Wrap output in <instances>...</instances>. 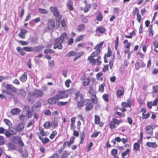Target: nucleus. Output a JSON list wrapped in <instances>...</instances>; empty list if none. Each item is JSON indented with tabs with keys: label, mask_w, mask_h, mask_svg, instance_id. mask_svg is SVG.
I'll return each instance as SVG.
<instances>
[{
	"label": "nucleus",
	"mask_w": 158,
	"mask_h": 158,
	"mask_svg": "<svg viewBox=\"0 0 158 158\" xmlns=\"http://www.w3.org/2000/svg\"><path fill=\"white\" fill-rule=\"evenodd\" d=\"M67 38V34L65 32L63 33L60 37L55 40L53 48L54 49L58 48L59 49H61L62 48L61 43L63 41L64 39Z\"/></svg>",
	"instance_id": "obj_1"
},
{
	"label": "nucleus",
	"mask_w": 158,
	"mask_h": 158,
	"mask_svg": "<svg viewBox=\"0 0 158 158\" xmlns=\"http://www.w3.org/2000/svg\"><path fill=\"white\" fill-rule=\"evenodd\" d=\"M6 90H3L2 93L9 95L12 97H14L13 94L16 93L17 91V89L10 84H6Z\"/></svg>",
	"instance_id": "obj_2"
},
{
	"label": "nucleus",
	"mask_w": 158,
	"mask_h": 158,
	"mask_svg": "<svg viewBox=\"0 0 158 158\" xmlns=\"http://www.w3.org/2000/svg\"><path fill=\"white\" fill-rule=\"evenodd\" d=\"M20 131V123L18 124L14 128L13 130H10V127L8 130H6L5 135L7 137L16 134L17 132Z\"/></svg>",
	"instance_id": "obj_3"
},
{
	"label": "nucleus",
	"mask_w": 158,
	"mask_h": 158,
	"mask_svg": "<svg viewBox=\"0 0 158 158\" xmlns=\"http://www.w3.org/2000/svg\"><path fill=\"white\" fill-rule=\"evenodd\" d=\"M88 60L90 63L93 65L96 64L98 66L100 65L101 63V57L99 56L96 60L91 56H89L88 58Z\"/></svg>",
	"instance_id": "obj_4"
},
{
	"label": "nucleus",
	"mask_w": 158,
	"mask_h": 158,
	"mask_svg": "<svg viewBox=\"0 0 158 158\" xmlns=\"http://www.w3.org/2000/svg\"><path fill=\"white\" fill-rule=\"evenodd\" d=\"M29 95L35 98L40 97L43 95V93L42 91L37 89L35 90L34 92H30L28 93Z\"/></svg>",
	"instance_id": "obj_5"
},
{
	"label": "nucleus",
	"mask_w": 158,
	"mask_h": 158,
	"mask_svg": "<svg viewBox=\"0 0 158 158\" xmlns=\"http://www.w3.org/2000/svg\"><path fill=\"white\" fill-rule=\"evenodd\" d=\"M69 95L67 92L64 91H60L56 95L57 97V98L59 99L66 98Z\"/></svg>",
	"instance_id": "obj_6"
},
{
	"label": "nucleus",
	"mask_w": 158,
	"mask_h": 158,
	"mask_svg": "<svg viewBox=\"0 0 158 158\" xmlns=\"http://www.w3.org/2000/svg\"><path fill=\"white\" fill-rule=\"evenodd\" d=\"M89 99H85L84 100H81L77 102V106L78 108H81L82 107L85 105L88 101Z\"/></svg>",
	"instance_id": "obj_7"
},
{
	"label": "nucleus",
	"mask_w": 158,
	"mask_h": 158,
	"mask_svg": "<svg viewBox=\"0 0 158 158\" xmlns=\"http://www.w3.org/2000/svg\"><path fill=\"white\" fill-rule=\"evenodd\" d=\"M87 104L85 105V110L86 111H89L91 110L93 107V104L91 102L89 99L88 102Z\"/></svg>",
	"instance_id": "obj_8"
},
{
	"label": "nucleus",
	"mask_w": 158,
	"mask_h": 158,
	"mask_svg": "<svg viewBox=\"0 0 158 158\" xmlns=\"http://www.w3.org/2000/svg\"><path fill=\"white\" fill-rule=\"evenodd\" d=\"M50 10L55 16L58 17L59 16V12L56 7L52 6H51Z\"/></svg>",
	"instance_id": "obj_9"
},
{
	"label": "nucleus",
	"mask_w": 158,
	"mask_h": 158,
	"mask_svg": "<svg viewBox=\"0 0 158 158\" xmlns=\"http://www.w3.org/2000/svg\"><path fill=\"white\" fill-rule=\"evenodd\" d=\"M55 27V21L53 20H50L48 23V28L49 30H53Z\"/></svg>",
	"instance_id": "obj_10"
},
{
	"label": "nucleus",
	"mask_w": 158,
	"mask_h": 158,
	"mask_svg": "<svg viewBox=\"0 0 158 158\" xmlns=\"http://www.w3.org/2000/svg\"><path fill=\"white\" fill-rule=\"evenodd\" d=\"M55 96V97L50 98L48 99L47 102L50 104H56L58 100V99Z\"/></svg>",
	"instance_id": "obj_11"
},
{
	"label": "nucleus",
	"mask_w": 158,
	"mask_h": 158,
	"mask_svg": "<svg viewBox=\"0 0 158 158\" xmlns=\"http://www.w3.org/2000/svg\"><path fill=\"white\" fill-rule=\"evenodd\" d=\"M11 141L15 144H20V138L18 136L13 137L11 138Z\"/></svg>",
	"instance_id": "obj_12"
},
{
	"label": "nucleus",
	"mask_w": 158,
	"mask_h": 158,
	"mask_svg": "<svg viewBox=\"0 0 158 158\" xmlns=\"http://www.w3.org/2000/svg\"><path fill=\"white\" fill-rule=\"evenodd\" d=\"M146 145L149 147L153 148H156L157 146V144L155 142H148L146 143Z\"/></svg>",
	"instance_id": "obj_13"
},
{
	"label": "nucleus",
	"mask_w": 158,
	"mask_h": 158,
	"mask_svg": "<svg viewBox=\"0 0 158 158\" xmlns=\"http://www.w3.org/2000/svg\"><path fill=\"white\" fill-rule=\"evenodd\" d=\"M44 48V46L35 47L33 48V51L35 52H39L43 50Z\"/></svg>",
	"instance_id": "obj_14"
},
{
	"label": "nucleus",
	"mask_w": 158,
	"mask_h": 158,
	"mask_svg": "<svg viewBox=\"0 0 158 158\" xmlns=\"http://www.w3.org/2000/svg\"><path fill=\"white\" fill-rule=\"evenodd\" d=\"M20 112V110L17 108H14L11 110L10 113L12 115L18 114Z\"/></svg>",
	"instance_id": "obj_15"
},
{
	"label": "nucleus",
	"mask_w": 158,
	"mask_h": 158,
	"mask_svg": "<svg viewBox=\"0 0 158 158\" xmlns=\"http://www.w3.org/2000/svg\"><path fill=\"white\" fill-rule=\"evenodd\" d=\"M106 31V29L103 27H98L96 29L95 31L96 32L98 31L100 33H103Z\"/></svg>",
	"instance_id": "obj_16"
},
{
	"label": "nucleus",
	"mask_w": 158,
	"mask_h": 158,
	"mask_svg": "<svg viewBox=\"0 0 158 158\" xmlns=\"http://www.w3.org/2000/svg\"><path fill=\"white\" fill-rule=\"evenodd\" d=\"M27 78V73L24 72L20 77V81L23 82L26 81Z\"/></svg>",
	"instance_id": "obj_17"
},
{
	"label": "nucleus",
	"mask_w": 158,
	"mask_h": 158,
	"mask_svg": "<svg viewBox=\"0 0 158 158\" xmlns=\"http://www.w3.org/2000/svg\"><path fill=\"white\" fill-rule=\"evenodd\" d=\"M51 127L52 129H55L58 126V122L56 120H53L51 122Z\"/></svg>",
	"instance_id": "obj_18"
},
{
	"label": "nucleus",
	"mask_w": 158,
	"mask_h": 158,
	"mask_svg": "<svg viewBox=\"0 0 158 158\" xmlns=\"http://www.w3.org/2000/svg\"><path fill=\"white\" fill-rule=\"evenodd\" d=\"M145 129L149 135L152 134V128L150 126H147L146 127Z\"/></svg>",
	"instance_id": "obj_19"
},
{
	"label": "nucleus",
	"mask_w": 158,
	"mask_h": 158,
	"mask_svg": "<svg viewBox=\"0 0 158 158\" xmlns=\"http://www.w3.org/2000/svg\"><path fill=\"white\" fill-rule=\"evenodd\" d=\"M100 50H96V51L92 53V54L90 56H91L92 57H94L98 56L100 54Z\"/></svg>",
	"instance_id": "obj_20"
},
{
	"label": "nucleus",
	"mask_w": 158,
	"mask_h": 158,
	"mask_svg": "<svg viewBox=\"0 0 158 158\" xmlns=\"http://www.w3.org/2000/svg\"><path fill=\"white\" fill-rule=\"evenodd\" d=\"M39 138L41 140L43 144H45L49 142L50 141V140L46 137L42 138L40 136H39Z\"/></svg>",
	"instance_id": "obj_21"
},
{
	"label": "nucleus",
	"mask_w": 158,
	"mask_h": 158,
	"mask_svg": "<svg viewBox=\"0 0 158 158\" xmlns=\"http://www.w3.org/2000/svg\"><path fill=\"white\" fill-rule=\"evenodd\" d=\"M90 82V79L89 78H87L83 81L82 82V85L83 86H86L89 84Z\"/></svg>",
	"instance_id": "obj_22"
},
{
	"label": "nucleus",
	"mask_w": 158,
	"mask_h": 158,
	"mask_svg": "<svg viewBox=\"0 0 158 158\" xmlns=\"http://www.w3.org/2000/svg\"><path fill=\"white\" fill-rule=\"evenodd\" d=\"M27 33V31L25 29H22L20 30V38L24 39L25 37V35Z\"/></svg>",
	"instance_id": "obj_23"
},
{
	"label": "nucleus",
	"mask_w": 158,
	"mask_h": 158,
	"mask_svg": "<svg viewBox=\"0 0 158 158\" xmlns=\"http://www.w3.org/2000/svg\"><path fill=\"white\" fill-rule=\"evenodd\" d=\"M67 6L69 10H72L73 9V2L71 0H69L68 2Z\"/></svg>",
	"instance_id": "obj_24"
},
{
	"label": "nucleus",
	"mask_w": 158,
	"mask_h": 158,
	"mask_svg": "<svg viewBox=\"0 0 158 158\" xmlns=\"http://www.w3.org/2000/svg\"><path fill=\"white\" fill-rule=\"evenodd\" d=\"M75 139V138L73 137H71L70 139V141L68 142L66 141V142H64V145H65L66 143H68V145L69 147L70 146L73 144L74 141V139Z\"/></svg>",
	"instance_id": "obj_25"
},
{
	"label": "nucleus",
	"mask_w": 158,
	"mask_h": 158,
	"mask_svg": "<svg viewBox=\"0 0 158 158\" xmlns=\"http://www.w3.org/2000/svg\"><path fill=\"white\" fill-rule=\"evenodd\" d=\"M3 122L6 125L9 127L10 128V127L12 126V123L9 119L6 118L4 119H3Z\"/></svg>",
	"instance_id": "obj_26"
},
{
	"label": "nucleus",
	"mask_w": 158,
	"mask_h": 158,
	"mask_svg": "<svg viewBox=\"0 0 158 158\" xmlns=\"http://www.w3.org/2000/svg\"><path fill=\"white\" fill-rule=\"evenodd\" d=\"M43 126L46 129H50L51 128V122L47 121L44 124Z\"/></svg>",
	"instance_id": "obj_27"
},
{
	"label": "nucleus",
	"mask_w": 158,
	"mask_h": 158,
	"mask_svg": "<svg viewBox=\"0 0 158 158\" xmlns=\"http://www.w3.org/2000/svg\"><path fill=\"white\" fill-rule=\"evenodd\" d=\"M91 8V5L89 4H86L84 8V12H87Z\"/></svg>",
	"instance_id": "obj_28"
},
{
	"label": "nucleus",
	"mask_w": 158,
	"mask_h": 158,
	"mask_svg": "<svg viewBox=\"0 0 158 158\" xmlns=\"http://www.w3.org/2000/svg\"><path fill=\"white\" fill-rule=\"evenodd\" d=\"M102 74V73H99L97 74L96 77L98 80L99 81H102L103 80V78L101 77Z\"/></svg>",
	"instance_id": "obj_29"
},
{
	"label": "nucleus",
	"mask_w": 158,
	"mask_h": 158,
	"mask_svg": "<svg viewBox=\"0 0 158 158\" xmlns=\"http://www.w3.org/2000/svg\"><path fill=\"white\" fill-rule=\"evenodd\" d=\"M103 42H102L95 46L94 47V49L96 50H100V49L102 48L103 45Z\"/></svg>",
	"instance_id": "obj_30"
},
{
	"label": "nucleus",
	"mask_w": 158,
	"mask_h": 158,
	"mask_svg": "<svg viewBox=\"0 0 158 158\" xmlns=\"http://www.w3.org/2000/svg\"><path fill=\"white\" fill-rule=\"evenodd\" d=\"M81 141L80 142V143L82 144L84 141V139L85 138V133L84 132H82L80 134Z\"/></svg>",
	"instance_id": "obj_31"
},
{
	"label": "nucleus",
	"mask_w": 158,
	"mask_h": 158,
	"mask_svg": "<svg viewBox=\"0 0 158 158\" xmlns=\"http://www.w3.org/2000/svg\"><path fill=\"white\" fill-rule=\"evenodd\" d=\"M77 52H75L73 51H71L69 52L66 55V56L68 57H70L72 56H74L76 55Z\"/></svg>",
	"instance_id": "obj_32"
},
{
	"label": "nucleus",
	"mask_w": 158,
	"mask_h": 158,
	"mask_svg": "<svg viewBox=\"0 0 158 158\" xmlns=\"http://www.w3.org/2000/svg\"><path fill=\"white\" fill-rule=\"evenodd\" d=\"M100 123V118L99 116L96 115L95 116V123L98 124Z\"/></svg>",
	"instance_id": "obj_33"
},
{
	"label": "nucleus",
	"mask_w": 158,
	"mask_h": 158,
	"mask_svg": "<svg viewBox=\"0 0 158 158\" xmlns=\"http://www.w3.org/2000/svg\"><path fill=\"white\" fill-rule=\"evenodd\" d=\"M85 25L84 24H81L78 26L77 28V31L78 32L82 31L84 29Z\"/></svg>",
	"instance_id": "obj_34"
},
{
	"label": "nucleus",
	"mask_w": 158,
	"mask_h": 158,
	"mask_svg": "<svg viewBox=\"0 0 158 158\" xmlns=\"http://www.w3.org/2000/svg\"><path fill=\"white\" fill-rule=\"evenodd\" d=\"M124 92L123 90H118L116 92L117 96L118 97H120L124 94Z\"/></svg>",
	"instance_id": "obj_35"
},
{
	"label": "nucleus",
	"mask_w": 158,
	"mask_h": 158,
	"mask_svg": "<svg viewBox=\"0 0 158 158\" xmlns=\"http://www.w3.org/2000/svg\"><path fill=\"white\" fill-rule=\"evenodd\" d=\"M23 49L29 52L33 51V48L31 47H25L23 48Z\"/></svg>",
	"instance_id": "obj_36"
},
{
	"label": "nucleus",
	"mask_w": 158,
	"mask_h": 158,
	"mask_svg": "<svg viewBox=\"0 0 158 158\" xmlns=\"http://www.w3.org/2000/svg\"><path fill=\"white\" fill-rule=\"evenodd\" d=\"M115 124L114 120H113L112 121L110 122L109 126L110 128L111 129H114L116 127Z\"/></svg>",
	"instance_id": "obj_37"
},
{
	"label": "nucleus",
	"mask_w": 158,
	"mask_h": 158,
	"mask_svg": "<svg viewBox=\"0 0 158 158\" xmlns=\"http://www.w3.org/2000/svg\"><path fill=\"white\" fill-rule=\"evenodd\" d=\"M57 132L56 131H53L50 136V138L51 139H53L57 135Z\"/></svg>",
	"instance_id": "obj_38"
},
{
	"label": "nucleus",
	"mask_w": 158,
	"mask_h": 158,
	"mask_svg": "<svg viewBox=\"0 0 158 158\" xmlns=\"http://www.w3.org/2000/svg\"><path fill=\"white\" fill-rule=\"evenodd\" d=\"M28 153L27 151L25 150L24 152H22V156L23 158H27L28 156Z\"/></svg>",
	"instance_id": "obj_39"
},
{
	"label": "nucleus",
	"mask_w": 158,
	"mask_h": 158,
	"mask_svg": "<svg viewBox=\"0 0 158 158\" xmlns=\"http://www.w3.org/2000/svg\"><path fill=\"white\" fill-rule=\"evenodd\" d=\"M85 36V35H80L79 36L76 40H75V41L76 42H79L81 40H82L83 39V37Z\"/></svg>",
	"instance_id": "obj_40"
},
{
	"label": "nucleus",
	"mask_w": 158,
	"mask_h": 158,
	"mask_svg": "<svg viewBox=\"0 0 158 158\" xmlns=\"http://www.w3.org/2000/svg\"><path fill=\"white\" fill-rule=\"evenodd\" d=\"M5 143V139L3 136L0 135V146L3 145Z\"/></svg>",
	"instance_id": "obj_41"
},
{
	"label": "nucleus",
	"mask_w": 158,
	"mask_h": 158,
	"mask_svg": "<svg viewBox=\"0 0 158 158\" xmlns=\"http://www.w3.org/2000/svg\"><path fill=\"white\" fill-rule=\"evenodd\" d=\"M39 130L40 132V134L43 136H44L46 135V133L44 131V129L41 127H40Z\"/></svg>",
	"instance_id": "obj_42"
},
{
	"label": "nucleus",
	"mask_w": 158,
	"mask_h": 158,
	"mask_svg": "<svg viewBox=\"0 0 158 158\" xmlns=\"http://www.w3.org/2000/svg\"><path fill=\"white\" fill-rule=\"evenodd\" d=\"M118 152V150L117 149H113L111 150V154L112 155L115 156L117 154Z\"/></svg>",
	"instance_id": "obj_43"
},
{
	"label": "nucleus",
	"mask_w": 158,
	"mask_h": 158,
	"mask_svg": "<svg viewBox=\"0 0 158 158\" xmlns=\"http://www.w3.org/2000/svg\"><path fill=\"white\" fill-rule=\"evenodd\" d=\"M41 104L40 102H38L35 104L33 106V108H37L40 107L41 106Z\"/></svg>",
	"instance_id": "obj_44"
},
{
	"label": "nucleus",
	"mask_w": 158,
	"mask_h": 158,
	"mask_svg": "<svg viewBox=\"0 0 158 158\" xmlns=\"http://www.w3.org/2000/svg\"><path fill=\"white\" fill-rule=\"evenodd\" d=\"M140 147L138 143H135L134 144V149L137 150Z\"/></svg>",
	"instance_id": "obj_45"
},
{
	"label": "nucleus",
	"mask_w": 158,
	"mask_h": 158,
	"mask_svg": "<svg viewBox=\"0 0 158 158\" xmlns=\"http://www.w3.org/2000/svg\"><path fill=\"white\" fill-rule=\"evenodd\" d=\"M67 103V102H59L57 103V105L58 106H65L66 104Z\"/></svg>",
	"instance_id": "obj_46"
},
{
	"label": "nucleus",
	"mask_w": 158,
	"mask_h": 158,
	"mask_svg": "<svg viewBox=\"0 0 158 158\" xmlns=\"http://www.w3.org/2000/svg\"><path fill=\"white\" fill-rule=\"evenodd\" d=\"M38 10L40 13L43 14H47L48 13L47 10L44 9L39 8Z\"/></svg>",
	"instance_id": "obj_47"
},
{
	"label": "nucleus",
	"mask_w": 158,
	"mask_h": 158,
	"mask_svg": "<svg viewBox=\"0 0 158 158\" xmlns=\"http://www.w3.org/2000/svg\"><path fill=\"white\" fill-rule=\"evenodd\" d=\"M102 19V16L101 13H99L97 16V19L98 21H101Z\"/></svg>",
	"instance_id": "obj_48"
},
{
	"label": "nucleus",
	"mask_w": 158,
	"mask_h": 158,
	"mask_svg": "<svg viewBox=\"0 0 158 158\" xmlns=\"http://www.w3.org/2000/svg\"><path fill=\"white\" fill-rule=\"evenodd\" d=\"M108 95L107 94H104L102 96V98L106 102H108Z\"/></svg>",
	"instance_id": "obj_49"
},
{
	"label": "nucleus",
	"mask_w": 158,
	"mask_h": 158,
	"mask_svg": "<svg viewBox=\"0 0 158 158\" xmlns=\"http://www.w3.org/2000/svg\"><path fill=\"white\" fill-rule=\"evenodd\" d=\"M71 82V81L70 79L67 80L65 82V86L69 88L70 86V84Z\"/></svg>",
	"instance_id": "obj_50"
},
{
	"label": "nucleus",
	"mask_w": 158,
	"mask_h": 158,
	"mask_svg": "<svg viewBox=\"0 0 158 158\" xmlns=\"http://www.w3.org/2000/svg\"><path fill=\"white\" fill-rule=\"evenodd\" d=\"M104 90V85L103 84L100 85L99 87L98 91L99 92L102 93Z\"/></svg>",
	"instance_id": "obj_51"
},
{
	"label": "nucleus",
	"mask_w": 158,
	"mask_h": 158,
	"mask_svg": "<svg viewBox=\"0 0 158 158\" xmlns=\"http://www.w3.org/2000/svg\"><path fill=\"white\" fill-rule=\"evenodd\" d=\"M89 93L90 94H94L95 92V90L93 87L91 86H89Z\"/></svg>",
	"instance_id": "obj_52"
},
{
	"label": "nucleus",
	"mask_w": 158,
	"mask_h": 158,
	"mask_svg": "<svg viewBox=\"0 0 158 158\" xmlns=\"http://www.w3.org/2000/svg\"><path fill=\"white\" fill-rule=\"evenodd\" d=\"M48 65L51 67L52 68L54 66V62L53 60L48 61Z\"/></svg>",
	"instance_id": "obj_53"
},
{
	"label": "nucleus",
	"mask_w": 158,
	"mask_h": 158,
	"mask_svg": "<svg viewBox=\"0 0 158 158\" xmlns=\"http://www.w3.org/2000/svg\"><path fill=\"white\" fill-rule=\"evenodd\" d=\"M113 11L114 13L118 15L119 13V9L118 8H115L113 9Z\"/></svg>",
	"instance_id": "obj_54"
},
{
	"label": "nucleus",
	"mask_w": 158,
	"mask_h": 158,
	"mask_svg": "<svg viewBox=\"0 0 158 158\" xmlns=\"http://www.w3.org/2000/svg\"><path fill=\"white\" fill-rule=\"evenodd\" d=\"M150 114L149 113H148L147 114H145L144 113L142 114L143 119H147L149 116Z\"/></svg>",
	"instance_id": "obj_55"
},
{
	"label": "nucleus",
	"mask_w": 158,
	"mask_h": 158,
	"mask_svg": "<svg viewBox=\"0 0 158 158\" xmlns=\"http://www.w3.org/2000/svg\"><path fill=\"white\" fill-rule=\"evenodd\" d=\"M26 116L29 118H31L32 116V114L30 110L29 111L26 112Z\"/></svg>",
	"instance_id": "obj_56"
},
{
	"label": "nucleus",
	"mask_w": 158,
	"mask_h": 158,
	"mask_svg": "<svg viewBox=\"0 0 158 158\" xmlns=\"http://www.w3.org/2000/svg\"><path fill=\"white\" fill-rule=\"evenodd\" d=\"M30 107L29 106H25L23 108L24 112H27L30 111Z\"/></svg>",
	"instance_id": "obj_57"
},
{
	"label": "nucleus",
	"mask_w": 158,
	"mask_h": 158,
	"mask_svg": "<svg viewBox=\"0 0 158 158\" xmlns=\"http://www.w3.org/2000/svg\"><path fill=\"white\" fill-rule=\"evenodd\" d=\"M129 152L130 150L129 149H127L126 151L122 153V156L124 157L125 156H126L128 154V153Z\"/></svg>",
	"instance_id": "obj_58"
},
{
	"label": "nucleus",
	"mask_w": 158,
	"mask_h": 158,
	"mask_svg": "<svg viewBox=\"0 0 158 158\" xmlns=\"http://www.w3.org/2000/svg\"><path fill=\"white\" fill-rule=\"evenodd\" d=\"M137 20L139 23H140L141 19V17L139 12L137 13Z\"/></svg>",
	"instance_id": "obj_59"
},
{
	"label": "nucleus",
	"mask_w": 158,
	"mask_h": 158,
	"mask_svg": "<svg viewBox=\"0 0 158 158\" xmlns=\"http://www.w3.org/2000/svg\"><path fill=\"white\" fill-rule=\"evenodd\" d=\"M112 54V51L111 49L109 47L108 48V53L107 54H106V57H110Z\"/></svg>",
	"instance_id": "obj_60"
},
{
	"label": "nucleus",
	"mask_w": 158,
	"mask_h": 158,
	"mask_svg": "<svg viewBox=\"0 0 158 158\" xmlns=\"http://www.w3.org/2000/svg\"><path fill=\"white\" fill-rule=\"evenodd\" d=\"M93 145V143L92 142H91L89 144L87 149V152H89L90 151L91 148L92 147Z\"/></svg>",
	"instance_id": "obj_61"
},
{
	"label": "nucleus",
	"mask_w": 158,
	"mask_h": 158,
	"mask_svg": "<svg viewBox=\"0 0 158 158\" xmlns=\"http://www.w3.org/2000/svg\"><path fill=\"white\" fill-rule=\"evenodd\" d=\"M100 132H97L94 133L91 135V137H96L99 135Z\"/></svg>",
	"instance_id": "obj_62"
},
{
	"label": "nucleus",
	"mask_w": 158,
	"mask_h": 158,
	"mask_svg": "<svg viewBox=\"0 0 158 158\" xmlns=\"http://www.w3.org/2000/svg\"><path fill=\"white\" fill-rule=\"evenodd\" d=\"M51 113L50 111L48 109L47 110L44 112V114L46 116H49L51 114Z\"/></svg>",
	"instance_id": "obj_63"
},
{
	"label": "nucleus",
	"mask_w": 158,
	"mask_h": 158,
	"mask_svg": "<svg viewBox=\"0 0 158 158\" xmlns=\"http://www.w3.org/2000/svg\"><path fill=\"white\" fill-rule=\"evenodd\" d=\"M67 25V22L64 20H63L61 22V25L63 27H65Z\"/></svg>",
	"instance_id": "obj_64"
}]
</instances>
